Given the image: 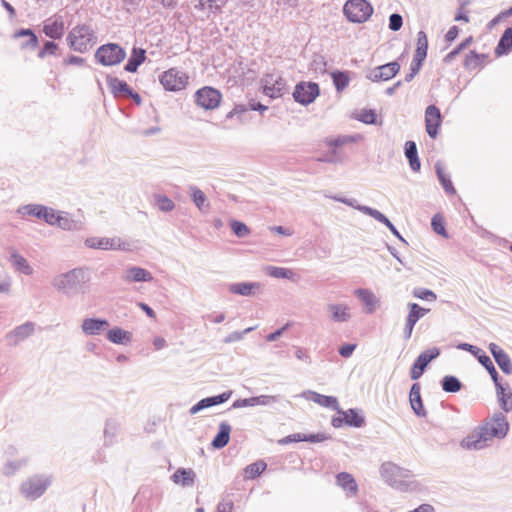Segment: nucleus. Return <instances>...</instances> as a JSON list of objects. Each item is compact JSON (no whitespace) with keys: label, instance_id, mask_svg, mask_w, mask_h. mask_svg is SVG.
<instances>
[{"label":"nucleus","instance_id":"nucleus-10","mask_svg":"<svg viewBox=\"0 0 512 512\" xmlns=\"http://www.w3.org/2000/svg\"><path fill=\"white\" fill-rule=\"evenodd\" d=\"M194 100L199 107L205 110H214L220 105L222 94L214 87L204 86L195 92Z\"/></svg>","mask_w":512,"mask_h":512},{"label":"nucleus","instance_id":"nucleus-27","mask_svg":"<svg viewBox=\"0 0 512 512\" xmlns=\"http://www.w3.org/2000/svg\"><path fill=\"white\" fill-rule=\"evenodd\" d=\"M171 480L183 487H192L195 484L196 473L191 468H178L171 476Z\"/></svg>","mask_w":512,"mask_h":512},{"label":"nucleus","instance_id":"nucleus-5","mask_svg":"<svg viewBox=\"0 0 512 512\" xmlns=\"http://www.w3.org/2000/svg\"><path fill=\"white\" fill-rule=\"evenodd\" d=\"M380 473L385 482L393 488L403 490L407 486L404 478L410 477L408 469L399 467L392 462H385L380 467Z\"/></svg>","mask_w":512,"mask_h":512},{"label":"nucleus","instance_id":"nucleus-59","mask_svg":"<svg viewBox=\"0 0 512 512\" xmlns=\"http://www.w3.org/2000/svg\"><path fill=\"white\" fill-rule=\"evenodd\" d=\"M425 60H422V59H419V58H416V57H413L412 59V62H411V65H410V69H409V73H407L405 75V78L404 80L406 82H411L414 77L419 73V71L421 70L423 64H424Z\"/></svg>","mask_w":512,"mask_h":512},{"label":"nucleus","instance_id":"nucleus-13","mask_svg":"<svg viewBox=\"0 0 512 512\" xmlns=\"http://www.w3.org/2000/svg\"><path fill=\"white\" fill-rule=\"evenodd\" d=\"M401 65L398 60L388 62L373 68L367 74V78L372 82L388 81L394 78L400 71Z\"/></svg>","mask_w":512,"mask_h":512},{"label":"nucleus","instance_id":"nucleus-15","mask_svg":"<svg viewBox=\"0 0 512 512\" xmlns=\"http://www.w3.org/2000/svg\"><path fill=\"white\" fill-rule=\"evenodd\" d=\"M442 114L440 109L431 104L427 106L425 110V126L428 136L432 139H436L439 134V129L442 125Z\"/></svg>","mask_w":512,"mask_h":512},{"label":"nucleus","instance_id":"nucleus-12","mask_svg":"<svg viewBox=\"0 0 512 512\" xmlns=\"http://www.w3.org/2000/svg\"><path fill=\"white\" fill-rule=\"evenodd\" d=\"M488 441H490V438L487 434V428L480 425L462 439L461 447L468 450H481L488 445Z\"/></svg>","mask_w":512,"mask_h":512},{"label":"nucleus","instance_id":"nucleus-36","mask_svg":"<svg viewBox=\"0 0 512 512\" xmlns=\"http://www.w3.org/2000/svg\"><path fill=\"white\" fill-rule=\"evenodd\" d=\"M308 393L310 394L309 399L314 403L335 411L339 409V402L335 396L322 395L314 391H308Z\"/></svg>","mask_w":512,"mask_h":512},{"label":"nucleus","instance_id":"nucleus-62","mask_svg":"<svg viewBox=\"0 0 512 512\" xmlns=\"http://www.w3.org/2000/svg\"><path fill=\"white\" fill-rule=\"evenodd\" d=\"M27 463L26 459L16 460V461H8L3 468V473L6 476H12L15 472L21 467L25 466Z\"/></svg>","mask_w":512,"mask_h":512},{"label":"nucleus","instance_id":"nucleus-16","mask_svg":"<svg viewBox=\"0 0 512 512\" xmlns=\"http://www.w3.org/2000/svg\"><path fill=\"white\" fill-rule=\"evenodd\" d=\"M35 331V323L27 321L19 326H16L13 330L5 335V341L8 346L15 347L20 342L26 340L33 335Z\"/></svg>","mask_w":512,"mask_h":512},{"label":"nucleus","instance_id":"nucleus-43","mask_svg":"<svg viewBox=\"0 0 512 512\" xmlns=\"http://www.w3.org/2000/svg\"><path fill=\"white\" fill-rule=\"evenodd\" d=\"M265 273H266V275L276 278V279L292 280L295 276V273L289 268L272 266V265H268L265 267Z\"/></svg>","mask_w":512,"mask_h":512},{"label":"nucleus","instance_id":"nucleus-7","mask_svg":"<svg viewBox=\"0 0 512 512\" xmlns=\"http://www.w3.org/2000/svg\"><path fill=\"white\" fill-rule=\"evenodd\" d=\"M320 94L319 84L312 81H301L295 85L293 99L295 102L308 106L313 103Z\"/></svg>","mask_w":512,"mask_h":512},{"label":"nucleus","instance_id":"nucleus-34","mask_svg":"<svg viewBox=\"0 0 512 512\" xmlns=\"http://www.w3.org/2000/svg\"><path fill=\"white\" fill-rule=\"evenodd\" d=\"M435 172L437 175V179L440 182V184L443 187L446 194H448V195L456 194V189L453 186L450 175L444 171V168L440 161H437L435 163Z\"/></svg>","mask_w":512,"mask_h":512},{"label":"nucleus","instance_id":"nucleus-26","mask_svg":"<svg viewBox=\"0 0 512 512\" xmlns=\"http://www.w3.org/2000/svg\"><path fill=\"white\" fill-rule=\"evenodd\" d=\"M146 58V50L134 46L126 64L124 65V70L129 73L137 72L138 68L145 62Z\"/></svg>","mask_w":512,"mask_h":512},{"label":"nucleus","instance_id":"nucleus-37","mask_svg":"<svg viewBox=\"0 0 512 512\" xmlns=\"http://www.w3.org/2000/svg\"><path fill=\"white\" fill-rule=\"evenodd\" d=\"M512 49V28H507L495 47L496 56L507 55Z\"/></svg>","mask_w":512,"mask_h":512},{"label":"nucleus","instance_id":"nucleus-58","mask_svg":"<svg viewBox=\"0 0 512 512\" xmlns=\"http://www.w3.org/2000/svg\"><path fill=\"white\" fill-rule=\"evenodd\" d=\"M59 46L56 42L51 40H46L43 43L42 48L38 52V58L44 59L48 55H56Z\"/></svg>","mask_w":512,"mask_h":512},{"label":"nucleus","instance_id":"nucleus-47","mask_svg":"<svg viewBox=\"0 0 512 512\" xmlns=\"http://www.w3.org/2000/svg\"><path fill=\"white\" fill-rule=\"evenodd\" d=\"M119 430V424L115 419H108L104 428L105 445H111Z\"/></svg>","mask_w":512,"mask_h":512},{"label":"nucleus","instance_id":"nucleus-33","mask_svg":"<svg viewBox=\"0 0 512 512\" xmlns=\"http://www.w3.org/2000/svg\"><path fill=\"white\" fill-rule=\"evenodd\" d=\"M191 192V199L195 206L202 213H208L210 210V203L207 200L205 193L195 185L189 187Z\"/></svg>","mask_w":512,"mask_h":512},{"label":"nucleus","instance_id":"nucleus-8","mask_svg":"<svg viewBox=\"0 0 512 512\" xmlns=\"http://www.w3.org/2000/svg\"><path fill=\"white\" fill-rule=\"evenodd\" d=\"M85 246L91 249L99 250H118V251H130L131 244L122 241L119 237H88L85 239Z\"/></svg>","mask_w":512,"mask_h":512},{"label":"nucleus","instance_id":"nucleus-51","mask_svg":"<svg viewBox=\"0 0 512 512\" xmlns=\"http://www.w3.org/2000/svg\"><path fill=\"white\" fill-rule=\"evenodd\" d=\"M356 119L367 125L378 124V115L374 109H362Z\"/></svg>","mask_w":512,"mask_h":512},{"label":"nucleus","instance_id":"nucleus-29","mask_svg":"<svg viewBox=\"0 0 512 512\" xmlns=\"http://www.w3.org/2000/svg\"><path fill=\"white\" fill-rule=\"evenodd\" d=\"M106 338L113 344L127 345L131 342L132 335L130 332L118 326H114L107 331Z\"/></svg>","mask_w":512,"mask_h":512},{"label":"nucleus","instance_id":"nucleus-23","mask_svg":"<svg viewBox=\"0 0 512 512\" xmlns=\"http://www.w3.org/2000/svg\"><path fill=\"white\" fill-rule=\"evenodd\" d=\"M336 412L339 415L344 416L346 419V426L348 427L361 428L365 425V416L361 409L349 408L348 410H343L339 406V409Z\"/></svg>","mask_w":512,"mask_h":512},{"label":"nucleus","instance_id":"nucleus-4","mask_svg":"<svg viewBox=\"0 0 512 512\" xmlns=\"http://www.w3.org/2000/svg\"><path fill=\"white\" fill-rule=\"evenodd\" d=\"M373 6L367 0H347L343 7V13L352 23H364L373 14Z\"/></svg>","mask_w":512,"mask_h":512},{"label":"nucleus","instance_id":"nucleus-57","mask_svg":"<svg viewBox=\"0 0 512 512\" xmlns=\"http://www.w3.org/2000/svg\"><path fill=\"white\" fill-rule=\"evenodd\" d=\"M156 205L162 212H170L174 209V202L166 195L157 194L155 195Z\"/></svg>","mask_w":512,"mask_h":512},{"label":"nucleus","instance_id":"nucleus-64","mask_svg":"<svg viewBox=\"0 0 512 512\" xmlns=\"http://www.w3.org/2000/svg\"><path fill=\"white\" fill-rule=\"evenodd\" d=\"M402 26H403L402 15L399 13H392L389 16L388 28L393 32H397L402 28Z\"/></svg>","mask_w":512,"mask_h":512},{"label":"nucleus","instance_id":"nucleus-54","mask_svg":"<svg viewBox=\"0 0 512 512\" xmlns=\"http://www.w3.org/2000/svg\"><path fill=\"white\" fill-rule=\"evenodd\" d=\"M248 108L244 104H236L234 108L226 114V119H232L237 117L239 123H245L247 121L246 114Z\"/></svg>","mask_w":512,"mask_h":512},{"label":"nucleus","instance_id":"nucleus-63","mask_svg":"<svg viewBox=\"0 0 512 512\" xmlns=\"http://www.w3.org/2000/svg\"><path fill=\"white\" fill-rule=\"evenodd\" d=\"M255 329V327H248L246 328L245 330L243 331H234L230 334H228L224 339H223V342L226 343V344H230V343H233V342H237V341H240L244 338V336L248 333H250L251 331H253Z\"/></svg>","mask_w":512,"mask_h":512},{"label":"nucleus","instance_id":"nucleus-61","mask_svg":"<svg viewBox=\"0 0 512 512\" xmlns=\"http://www.w3.org/2000/svg\"><path fill=\"white\" fill-rule=\"evenodd\" d=\"M415 298L425 301H435L437 299V295L430 289L427 288H415L412 292Z\"/></svg>","mask_w":512,"mask_h":512},{"label":"nucleus","instance_id":"nucleus-42","mask_svg":"<svg viewBox=\"0 0 512 512\" xmlns=\"http://www.w3.org/2000/svg\"><path fill=\"white\" fill-rule=\"evenodd\" d=\"M440 384L442 390L446 393H457L463 387L462 382L454 375H445L441 379Z\"/></svg>","mask_w":512,"mask_h":512},{"label":"nucleus","instance_id":"nucleus-35","mask_svg":"<svg viewBox=\"0 0 512 512\" xmlns=\"http://www.w3.org/2000/svg\"><path fill=\"white\" fill-rule=\"evenodd\" d=\"M488 58V54L477 53L475 50H471L468 54H466L463 66L467 70H473L478 67H482L484 62L488 60Z\"/></svg>","mask_w":512,"mask_h":512},{"label":"nucleus","instance_id":"nucleus-41","mask_svg":"<svg viewBox=\"0 0 512 512\" xmlns=\"http://www.w3.org/2000/svg\"><path fill=\"white\" fill-rule=\"evenodd\" d=\"M330 76L337 92H342L350 83L349 71L334 70Z\"/></svg>","mask_w":512,"mask_h":512},{"label":"nucleus","instance_id":"nucleus-56","mask_svg":"<svg viewBox=\"0 0 512 512\" xmlns=\"http://www.w3.org/2000/svg\"><path fill=\"white\" fill-rule=\"evenodd\" d=\"M286 90V81L281 75H277L274 81L273 88H268L270 91V98L281 97Z\"/></svg>","mask_w":512,"mask_h":512},{"label":"nucleus","instance_id":"nucleus-48","mask_svg":"<svg viewBox=\"0 0 512 512\" xmlns=\"http://www.w3.org/2000/svg\"><path fill=\"white\" fill-rule=\"evenodd\" d=\"M408 309L409 312L406 319L415 324L430 311V309L423 308L417 303H409Z\"/></svg>","mask_w":512,"mask_h":512},{"label":"nucleus","instance_id":"nucleus-40","mask_svg":"<svg viewBox=\"0 0 512 512\" xmlns=\"http://www.w3.org/2000/svg\"><path fill=\"white\" fill-rule=\"evenodd\" d=\"M47 211V206L42 204H26L17 209V213L22 216H33L37 219L42 218L43 213Z\"/></svg>","mask_w":512,"mask_h":512},{"label":"nucleus","instance_id":"nucleus-55","mask_svg":"<svg viewBox=\"0 0 512 512\" xmlns=\"http://www.w3.org/2000/svg\"><path fill=\"white\" fill-rule=\"evenodd\" d=\"M232 232L239 238L247 237L250 234L249 227L242 221L232 219L229 222Z\"/></svg>","mask_w":512,"mask_h":512},{"label":"nucleus","instance_id":"nucleus-31","mask_svg":"<svg viewBox=\"0 0 512 512\" xmlns=\"http://www.w3.org/2000/svg\"><path fill=\"white\" fill-rule=\"evenodd\" d=\"M9 261L14 269L24 275L30 276L34 270L28 263L26 258L19 254L16 250H12L9 256Z\"/></svg>","mask_w":512,"mask_h":512},{"label":"nucleus","instance_id":"nucleus-14","mask_svg":"<svg viewBox=\"0 0 512 512\" xmlns=\"http://www.w3.org/2000/svg\"><path fill=\"white\" fill-rule=\"evenodd\" d=\"M481 426H486L490 440L492 438L503 439L509 431V423L501 412L495 413L491 421H487Z\"/></svg>","mask_w":512,"mask_h":512},{"label":"nucleus","instance_id":"nucleus-30","mask_svg":"<svg viewBox=\"0 0 512 512\" xmlns=\"http://www.w3.org/2000/svg\"><path fill=\"white\" fill-rule=\"evenodd\" d=\"M260 287L259 282H237L229 285V291L236 295L252 296Z\"/></svg>","mask_w":512,"mask_h":512},{"label":"nucleus","instance_id":"nucleus-17","mask_svg":"<svg viewBox=\"0 0 512 512\" xmlns=\"http://www.w3.org/2000/svg\"><path fill=\"white\" fill-rule=\"evenodd\" d=\"M493 383L501 409L504 412H510L512 410V392L509 384L507 382L503 383L501 377H498Z\"/></svg>","mask_w":512,"mask_h":512},{"label":"nucleus","instance_id":"nucleus-39","mask_svg":"<svg viewBox=\"0 0 512 512\" xmlns=\"http://www.w3.org/2000/svg\"><path fill=\"white\" fill-rule=\"evenodd\" d=\"M195 9L200 11L209 10L211 13L219 14L227 3V0H196Z\"/></svg>","mask_w":512,"mask_h":512},{"label":"nucleus","instance_id":"nucleus-25","mask_svg":"<svg viewBox=\"0 0 512 512\" xmlns=\"http://www.w3.org/2000/svg\"><path fill=\"white\" fill-rule=\"evenodd\" d=\"M336 484L341 487L348 497H355L358 493V484L354 476L348 472H340L336 475Z\"/></svg>","mask_w":512,"mask_h":512},{"label":"nucleus","instance_id":"nucleus-21","mask_svg":"<svg viewBox=\"0 0 512 512\" xmlns=\"http://www.w3.org/2000/svg\"><path fill=\"white\" fill-rule=\"evenodd\" d=\"M109 326V321L105 318L91 317L82 321L81 329L87 336L99 335L102 330Z\"/></svg>","mask_w":512,"mask_h":512},{"label":"nucleus","instance_id":"nucleus-50","mask_svg":"<svg viewBox=\"0 0 512 512\" xmlns=\"http://www.w3.org/2000/svg\"><path fill=\"white\" fill-rule=\"evenodd\" d=\"M76 225V221L69 218L68 213L59 211L54 226H57L63 230L70 231L75 229Z\"/></svg>","mask_w":512,"mask_h":512},{"label":"nucleus","instance_id":"nucleus-60","mask_svg":"<svg viewBox=\"0 0 512 512\" xmlns=\"http://www.w3.org/2000/svg\"><path fill=\"white\" fill-rule=\"evenodd\" d=\"M360 209H361L362 213L374 218L376 221L382 223L383 225H385L387 222L389 223L388 217L375 208L367 206V207H362Z\"/></svg>","mask_w":512,"mask_h":512},{"label":"nucleus","instance_id":"nucleus-53","mask_svg":"<svg viewBox=\"0 0 512 512\" xmlns=\"http://www.w3.org/2000/svg\"><path fill=\"white\" fill-rule=\"evenodd\" d=\"M431 227H432V230L444 237V238H448V234H447V231H446V227H445V220L444 218L441 216V214H435L432 219H431Z\"/></svg>","mask_w":512,"mask_h":512},{"label":"nucleus","instance_id":"nucleus-46","mask_svg":"<svg viewBox=\"0 0 512 512\" xmlns=\"http://www.w3.org/2000/svg\"><path fill=\"white\" fill-rule=\"evenodd\" d=\"M475 358L486 369L492 381H496L500 377L491 358L483 350Z\"/></svg>","mask_w":512,"mask_h":512},{"label":"nucleus","instance_id":"nucleus-45","mask_svg":"<svg viewBox=\"0 0 512 512\" xmlns=\"http://www.w3.org/2000/svg\"><path fill=\"white\" fill-rule=\"evenodd\" d=\"M232 393L233 392L231 390H227L218 395L203 398L201 399V402L204 405V409H207L227 402L232 396Z\"/></svg>","mask_w":512,"mask_h":512},{"label":"nucleus","instance_id":"nucleus-2","mask_svg":"<svg viewBox=\"0 0 512 512\" xmlns=\"http://www.w3.org/2000/svg\"><path fill=\"white\" fill-rule=\"evenodd\" d=\"M94 30L85 24L75 26L67 35L69 47L79 53H85L95 43Z\"/></svg>","mask_w":512,"mask_h":512},{"label":"nucleus","instance_id":"nucleus-52","mask_svg":"<svg viewBox=\"0 0 512 512\" xmlns=\"http://www.w3.org/2000/svg\"><path fill=\"white\" fill-rule=\"evenodd\" d=\"M327 62L321 54L315 53L309 65V69L320 74L326 73Z\"/></svg>","mask_w":512,"mask_h":512},{"label":"nucleus","instance_id":"nucleus-38","mask_svg":"<svg viewBox=\"0 0 512 512\" xmlns=\"http://www.w3.org/2000/svg\"><path fill=\"white\" fill-rule=\"evenodd\" d=\"M355 295L367 306L366 312L371 314L375 311V306L378 302L375 294L366 288H358L355 290Z\"/></svg>","mask_w":512,"mask_h":512},{"label":"nucleus","instance_id":"nucleus-6","mask_svg":"<svg viewBox=\"0 0 512 512\" xmlns=\"http://www.w3.org/2000/svg\"><path fill=\"white\" fill-rule=\"evenodd\" d=\"M50 484L51 481L48 477L36 475L24 481L20 486V491L25 498L35 500L45 493Z\"/></svg>","mask_w":512,"mask_h":512},{"label":"nucleus","instance_id":"nucleus-44","mask_svg":"<svg viewBox=\"0 0 512 512\" xmlns=\"http://www.w3.org/2000/svg\"><path fill=\"white\" fill-rule=\"evenodd\" d=\"M428 52V37L427 34L420 30L417 33V43H416V49L413 57L426 60Z\"/></svg>","mask_w":512,"mask_h":512},{"label":"nucleus","instance_id":"nucleus-3","mask_svg":"<svg viewBox=\"0 0 512 512\" xmlns=\"http://www.w3.org/2000/svg\"><path fill=\"white\" fill-rule=\"evenodd\" d=\"M94 57L103 66H114L126 58V51L117 43H106L97 48Z\"/></svg>","mask_w":512,"mask_h":512},{"label":"nucleus","instance_id":"nucleus-9","mask_svg":"<svg viewBox=\"0 0 512 512\" xmlns=\"http://www.w3.org/2000/svg\"><path fill=\"white\" fill-rule=\"evenodd\" d=\"M159 81L167 91H180L188 84V76L177 68H170L159 76Z\"/></svg>","mask_w":512,"mask_h":512},{"label":"nucleus","instance_id":"nucleus-1","mask_svg":"<svg viewBox=\"0 0 512 512\" xmlns=\"http://www.w3.org/2000/svg\"><path fill=\"white\" fill-rule=\"evenodd\" d=\"M91 280V271L87 267H77L53 278L52 286L67 297L85 292V285Z\"/></svg>","mask_w":512,"mask_h":512},{"label":"nucleus","instance_id":"nucleus-32","mask_svg":"<svg viewBox=\"0 0 512 512\" xmlns=\"http://www.w3.org/2000/svg\"><path fill=\"white\" fill-rule=\"evenodd\" d=\"M327 310L331 314V319L334 322H347L351 318V314L349 312V307L345 304H333L330 303L327 305Z\"/></svg>","mask_w":512,"mask_h":512},{"label":"nucleus","instance_id":"nucleus-28","mask_svg":"<svg viewBox=\"0 0 512 512\" xmlns=\"http://www.w3.org/2000/svg\"><path fill=\"white\" fill-rule=\"evenodd\" d=\"M232 427L226 422L222 421L219 424L218 432L212 439L211 445L214 449H222L224 448L230 441Z\"/></svg>","mask_w":512,"mask_h":512},{"label":"nucleus","instance_id":"nucleus-20","mask_svg":"<svg viewBox=\"0 0 512 512\" xmlns=\"http://www.w3.org/2000/svg\"><path fill=\"white\" fill-rule=\"evenodd\" d=\"M420 391V383H413L409 392V402L411 405V409L418 417H425L427 415V411L424 407Z\"/></svg>","mask_w":512,"mask_h":512},{"label":"nucleus","instance_id":"nucleus-49","mask_svg":"<svg viewBox=\"0 0 512 512\" xmlns=\"http://www.w3.org/2000/svg\"><path fill=\"white\" fill-rule=\"evenodd\" d=\"M267 468V464L263 460H258L246 466L244 469L245 475L248 479H255L259 477Z\"/></svg>","mask_w":512,"mask_h":512},{"label":"nucleus","instance_id":"nucleus-18","mask_svg":"<svg viewBox=\"0 0 512 512\" xmlns=\"http://www.w3.org/2000/svg\"><path fill=\"white\" fill-rule=\"evenodd\" d=\"M488 349L501 371L506 375H511L512 361L510 356L496 343H490Z\"/></svg>","mask_w":512,"mask_h":512},{"label":"nucleus","instance_id":"nucleus-24","mask_svg":"<svg viewBox=\"0 0 512 512\" xmlns=\"http://www.w3.org/2000/svg\"><path fill=\"white\" fill-rule=\"evenodd\" d=\"M43 33L52 40L61 39L65 32L64 22L61 18L47 19L43 23Z\"/></svg>","mask_w":512,"mask_h":512},{"label":"nucleus","instance_id":"nucleus-19","mask_svg":"<svg viewBox=\"0 0 512 512\" xmlns=\"http://www.w3.org/2000/svg\"><path fill=\"white\" fill-rule=\"evenodd\" d=\"M121 278L126 283L151 282L153 275L150 271L140 266H129L125 269Z\"/></svg>","mask_w":512,"mask_h":512},{"label":"nucleus","instance_id":"nucleus-22","mask_svg":"<svg viewBox=\"0 0 512 512\" xmlns=\"http://www.w3.org/2000/svg\"><path fill=\"white\" fill-rule=\"evenodd\" d=\"M106 83L113 97L117 99L121 97H128L133 89L126 81L111 75L106 76Z\"/></svg>","mask_w":512,"mask_h":512},{"label":"nucleus","instance_id":"nucleus-11","mask_svg":"<svg viewBox=\"0 0 512 512\" xmlns=\"http://www.w3.org/2000/svg\"><path fill=\"white\" fill-rule=\"evenodd\" d=\"M440 355L439 348L433 347L420 353L413 362L410 369V378L412 380H418L426 371L431 361L436 359Z\"/></svg>","mask_w":512,"mask_h":512}]
</instances>
